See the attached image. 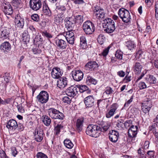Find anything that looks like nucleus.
Returning a JSON list of instances; mask_svg holds the SVG:
<instances>
[{"label":"nucleus","mask_w":158,"mask_h":158,"mask_svg":"<svg viewBox=\"0 0 158 158\" xmlns=\"http://www.w3.org/2000/svg\"><path fill=\"white\" fill-rule=\"evenodd\" d=\"M100 126L90 124L87 127L85 132L87 135L92 137L97 138L100 134Z\"/></svg>","instance_id":"1"},{"label":"nucleus","mask_w":158,"mask_h":158,"mask_svg":"<svg viewBox=\"0 0 158 158\" xmlns=\"http://www.w3.org/2000/svg\"><path fill=\"white\" fill-rule=\"evenodd\" d=\"M102 27L104 28V31L108 33H112L115 30V23L111 19L108 18L104 20Z\"/></svg>","instance_id":"2"},{"label":"nucleus","mask_w":158,"mask_h":158,"mask_svg":"<svg viewBox=\"0 0 158 158\" xmlns=\"http://www.w3.org/2000/svg\"><path fill=\"white\" fill-rule=\"evenodd\" d=\"M48 112L49 115L52 119L62 120L64 118V114L55 108H51L49 109Z\"/></svg>","instance_id":"3"},{"label":"nucleus","mask_w":158,"mask_h":158,"mask_svg":"<svg viewBox=\"0 0 158 158\" xmlns=\"http://www.w3.org/2000/svg\"><path fill=\"white\" fill-rule=\"evenodd\" d=\"M118 14L122 21L125 23H128L131 21V18L130 13L126 9L120 8L118 11Z\"/></svg>","instance_id":"4"},{"label":"nucleus","mask_w":158,"mask_h":158,"mask_svg":"<svg viewBox=\"0 0 158 158\" xmlns=\"http://www.w3.org/2000/svg\"><path fill=\"white\" fill-rule=\"evenodd\" d=\"M82 29L86 34L91 35L95 31V27L94 23L88 20L84 23Z\"/></svg>","instance_id":"5"},{"label":"nucleus","mask_w":158,"mask_h":158,"mask_svg":"<svg viewBox=\"0 0 158 158\" xmlns=\"http://www.w3.org/2000/svg\"><path fill=\"white\" fill-rule=\"evenodd\" d=\"M68 31L63 33V35H61L64 38H65L70 44H73L74 41V34L73 29H67Z\"/></svg>","instance_id":"6"},{"label":"nucleus","mask_w":158,"mask_h":158,"mask_svg":"<svg viewBox=\"0 0 158 158\" xmlns=\"http://www.w3.org/2000/svg\"><path fill=\"white\" fill-rule=\"evenodd\" d=\"M118 107V105L117 103H114L110 106L109 109L106 113V116L109 118L113 116L115 114L116 110Z\"/></svg>","instance_id":"7"},{"label":"nucleus","mask_w":158,"mask_h":158,"mask_svg":"<svg viewBox=\"0 0 158 158\" xmlns=\"http://www.w3.org/2000/svg\"><path fill=\"white\" fill-rule=\"evenodd\" d=\"M38 101L41 103H46L49 99V94L47 92L42 91L37 96Z\"/></svg>","instance_id":"8"},{"label":"nucleus","mask_w":158,"mask_h":158,"mask_svg":"<svg viewBox=\"0 0 158 158\" xmlns=\"http://www.w3.org/2000/svg\"><path fill=\"white\" fill-rule=\"evenodd\" d=\"M61 36L60 35H58L57 37L55 38L56 44L58 48L64 49L66 47V43L63 39L64 38L62 36Z\"/></svg>","instance_id":"9"},{"label":"nucleus","mask_w":158,"mask_h":158,"mask_svg":"<svg viewBox=\"0 0 158 158\" xmlns=\"http://www.w3.org/2000/svg\"><path fill=\"white\" fill-rule=\"evenodd\" d=\"M29 3L30 8L34 11H37L41 7L40 0H30Z\"/></svg>","instance_id":"10"},{"label":"nucleus","mask_w":158,"mask_h":158,"mask_svg":"<svg viewBox=\"0 0 158 158\" xmlns=\"http://www.w3.org/2000/svg\"><path fill=\"white\" fill-rule=\"evenodd\" d=\"M78 89L73 85H71L65 91V93L68 96L74 97L78 93Z\"/></svg>","instance_id":"11"},{"label":"nucleus","mask_w":158,"mask_h":158,"mask_svg":"<svg viewBox=\"0 0 158 158\" xmlns=\"http://www.w3.org/2000/svg\"><path fill=\"white\" fill-rule=\"evenodd\" d=\"M35 139L38 142H41L43 138V131L40 127L36 128L34 133Z\"/></svg>","instance_id":"12"},{"label":"nucleus","mask_w":158,"mask_h":158,"mask_svg":"<svg viewBox=\"0 0 158 158\" xmlns=\"http://www.w3.org/2000/svg\"><path fill=\"white\" fill-rule=\"evenodd\" d=\"M72 73L73 78L76 81H81L83 77L84 74L80 70H75L72 71Z\"/></svg>","instance_id":"13"},{"label":"nucleus","mask_w":158,"mask_h":158,"mask_svg":"<svg viewBox=\"0 0 158 158\" xmlns=\"http://www.w3.org/2000/svg\"><path fill=\"white\" fill-rule=\"evenodd\" d=\"M15 22L16 26L19 28H23L24 24V20L20 14H18L15 17Z\"/></svg>","instance_id":"14"},{"label":"nucleus","mask_w":158,"mask_h":158,"mask_svg":"<svg viewBox=\"0 0 158 158\" xmlns=\"http://www.w3.org/2000/svg\"><path fill=\"white\" fill-rule=\"evenodd\" d=\"M110 140L113 143H115L118 140L119 137V133L114 130H111L108 134Z\"/></svg>","instance_id":"15"},{"label":"nucleus","mask_w":158,"mask_h":158,"mask_svg":"<svg viewBox=\"0 0 158 158\" xmlns=\"http://www.w3.org/2000/svg\"><path fill=\"white\" fill-rule=\"evenodd\" d=\"M98 67V65L96 61H90L85 65V68L86 70L92 71L97 70Z\"/></svg>","instance_id":"16"},{"label":"nucleus","mask_w":158,"mask_h":158,"mask_svg":"<svg viewBox=\"0 0 158 158\" xmlns=\"http://www.w3.org/2000/svg\"><path fill=\"white\" fill-rule=\"evenodd\" d=\"M57 87L60 89H63L69 85L67 78L64 77H60L57 80Z\"/></svg>","instance_id":"17"},{"label":"nucleus","mask_w":158,"mask_h":158,"mask_svg":"<svg viewBox=\"0 0 158 158\" xmlns=\"http://www.w3.org/2000/svg\"><path fill=\"white\" fill-rule=\"evenodd\" d=\"M84 102L87 107H91L94 105V99L93 95H89L85 98Z\"/></svg>","instance_id":"18"},{"label":"nucleus","mask_w":158,"mask_h":158,"mask_svg":"<svg viewBox=\"0 0 158 158\" xmlns=\"http://www.w3.org/2000/svg\"><path fill=\"white\" fill-rule=\"evenodd\" d=\"M74 19L72 17H67L65 19V26L67 29H73L75 25Z\"/></svg>","instance_id":"19"},{"label":"nucleus","mask_w":158,"mask_h":158,"mask_svg":"<svg viewBox=\"0 0 158 158\" xmlns=\"http://www.w3.org/2000/svg\"><path fill=\"white\" fill-rule=\"evenodd\" d=\"M62 72L60 69L58 67H55L53 68L51 76L54 79H59L62 74Z\"/></svg>","instance_id":"20"},{"label":"nucleus","mask_w":158,"mask_h":158,"mask_svg":"<svg viewBox=\"0 0 158 158\" xmlns=\"http://www.w3.org/2000/svg\"><path fill=\"white\" fill-rule=\"evenodd\" d=\"M138 127L137 126L132 125L128 129L127 133L130 138H135L137 134Z\"/></svg>","instance_id":"21"},{"label":"nucleus","mask_w":158,"mask_h":158,"mask_svg":"<svg viewBox=\"0 0 158 158\" xmlns=\"http://www.w3.org/2000/svg\"><path fill=\"white\" fill-rule=\"evenodd\" d=\"M11 48L10 44L8 41L4 42L0 46L1 49L5 53L9 52L11 49Z\"/></svg>","instance_id":"22"},{"label":"nucleus","mask_w":158,"mask_h":158,"mask_svg":"<svg viewBox=\"0 0 158 158\" xmlns=\"http://www.w3.org/2000/svg\"><path fill=\"white\" fill-rule=\"evenodd\" d=\"M143 65H144L143 63L136 62L133 65V68L135 74H138L141 73L143 68Z\"/></svg>","instance_id":"23"},{"label":"nucleus","mask_w":158,"mask_h":158,"mask_svg":"<svg viewBox=\"0 0 158 158\" xmlns=\"http://www.w3.org/2000/svg\"><path fill=\"white\" fill-rule=\"evenodd\" d=\"M6 124V127L9 129L15 130L17 128V123L14 119L9 120L7 122Z\"/></svg>","instance_id":"24"},{"label":"nucleus","mask_w":158,"mask_h":158,"mask_svg":"<svg viewBox=\"0 0 158 158\" xmlns=\"http://www.w3.org/2000/svg\"><path fill=\"white\" fill-rule=\"evenodd\" d=\"M149 101L147 100L144 103H142V110L145 114H146L149 112L152 107V104L151 103L148 105V102Z\"/></svg>","instance_id":"25"},{"label":"nucleus","mask_w":158,"mask_h":158,"mask_svg":"<svg viewBox=\"0 0 158 158\" xmlns=\"http://www.w3.org/2000/svg\"><path fill=\"white\" fill-rule=\"evenodd\" d=\"M84 120V118H81L78 119L76 121V128L78 132H80L82 130Z\"/></svg>","instance_id":"26"},{"label":"nucleus","mask_w":158,"mask_h":158,"mask_svg":"<svg viewBox=\"0 0 158 158\" xmlns=\"http://www.w3.org/2000/svg\"><path fill=\"white\" fill-rule=\"evenodd\" d=\"M41 119L44 124L46 126H49L51 123V119L47 115H43L41 116Z\"/></svg>","instance_id":"27"},{"label":"nucleus","mask_w":158,"mask_h":158,"mask_svg":"<svg viewBox=\"0 0 158 158\" xmlns=\"http://www.w3.org/2000/svg\"><path fill=\"white\" fill-rule=\"evenodd\" d=\"M125 45L128 49L132 52L136 47V44L134 42L131 40L126 42Z\"/></svg>","instance_id":"28"},{"label":"nucleus","mask_w":158,"mask_h":158,"mask_svg":"<svg viewBox=\"0 0 158 158\" xmlns=\"http://www.w3.org/2000/svg\"><path fill=\"white\" fill-rule=\"evenodd\" d=\"M43 11L45 15L50 16L51 15V11L48 4L45 2L43 4Z\"/></svg>","instance_id":"29"},{"label":"nucleus","mask_w":158,"mask_h":158,"mask_svg":"<svg viewBox=\"0 0 158 158\" xmlns=\"http://www.w3.org/2000/svg\"><path fill=\"white\" fill-rule=\"evenodd\" d=\"M99 13V15L97 13L95 14V17L96 18L99 20L104 19L106 15V13L105 10L102 8V9H100Z\"/></svg>","instance_id":"30"},{"label":"nucleus","mask_w":158,"mask_h":158,"mask_svg":"<svg viewBox=\"0 0 158 158\" xmlns=\"http://www.w3.org/2000/svg\"><path fill=\"white\" fill-rule=\"evenodd\" d=\"M1 35L2 37L5 39L9 37L10 34V31L9 28L4 27L1 30Z\"/></svg>","instance_id":"31"},{"label":"nucleus","mask_w":158,"mask_h":158,"mask_svg":"<svg viewBox=\"0 0 158 158\" xmlns=\"http://www.w3.org/2000/svg\"><path fill=\"white\" fill-rule=\"evenodd\" d=\"M80 46L82 49H85L87 47L86 40L85 37L82 36L80 38Z\"/></svg>","instance_id":"32"},{"label":"nucleus","mask_w":158,"mask_h":158,"mask_svg":"<svg viewBox=\"0 0 158 158\" xmlns=\"http://www.w3.org/2000/svg\"><path fill=\"white\" fill-rule=\"evenodd\" d=\"M64 17V13L61 12L59 13L55 17V22L58 24L62 22Z\"/></svg>","instance_id":"33"},{"label":"nucleus","mask_w":158,"mask_h":158,"mask_svg":"<svg viewBox=\"0 0 158 158\" xmlns=\"http://www.w3.org/2000/svg\"><path fill=\"white\" fill-rule=\"evenodd\" d=\"M3 11L5 14L11 15L13 13V10L10 5L4 6Z\"/></svg>","instance_id":"34"},{"label":"nucleus","mask_w":158,"mask_h":158,"mask_svg":"<svg viewBox=\"0 0 158 158\" xmlns=\"http://www.w3.org/2000/svg\"><path fill=\"white\" fill-rule=\"evenodd\" d=\"M86 83L88 85H90L91 84L95 85L97 83V81L92 77L88 76L86 79Z\"/></svg>","instance_id":"35"},{"label":"nucleus","mask_w":158,"mask_h":158,"mask_svg":"<svg viewBox=\"0 0 158 158\" xmlns=\"http://www.w3.org/2000/svg\"><path fill=\"white\" fill-rule=\"evenodd\" d=\"M146 80L148 81L149 83L155 84L156 82V79L153 75H149L145 78Z\"/></svg>","instance_id":"36"},{"label":"nucleus","mask_w":158,"mask_h":158,"mask_svg":"<svg viewBox=\"0 0 158 158\" xmlns=\"http://www.w3.org/2000/svg\"><path fill=\"white\" fill-rule=\"evenodd\" d=\"M75 23L78 24L81 23L83 22V17L81 15H77L73 18Z\"/></svg>","instance_id":"37"},{"label":"nucleus","mask_w":158,"mask_h":158,"mask_svg":"<svg viewBox=\"0 0 158 158\" xmlns=\"http://www.w3.org/2000/svg\"><path fill=\"white\" fill-rule=\"evenodd\" d=\"M64 146L69 149L72 148L73 146V144L71 141L67 139L64 140Z\"/></svg>","instance_id":"38"},{"label":"nucleus","mask_w":158,"mask_h":158,"mask_svg":"<svg viewBox=\"0 0 158 158\" xmlns=\"http://www.w3.org/2000/svg\"><path fill=\"white\" fill-rule=\"evenodd\" d=\"M110 126V123H106L102 125V128L100 129V133L101 132L106 131L109 129Z\"/></svg>","instance_id":"39"},{"label":"nucleus","mask_w":158,"mask_h":158,"mask_svg":"<svg viewBox=\"0 0 158 158\" xmlns=\"http://www.w3.org/2000/svg\"><path fill=\"white\" fill-rule=\"evenodd\" d=\"M124 121L123 119H120L118 120L117 122L116 126L118 129L122 130L124 128Z\"/></svg>","instance_id":"40"},{"label":"nucleus","mask_w":158,"mask_h":158,"mask_svg":"<svg viewBox=\"0 0 158 158\" xmlns=\"http://www.w3.org/2000/svg\"><path fill=\"white\" fill-rule=\"evenodd\" d=\"M97 40L99 44H102L106 40V37L102 34H101L99 35Z\"/></svg>","instance_id":"41"},{"label":"nucleus","mask_w":158,"mask_h":158,"mask_svg":"<svg viewBox=\"0 0 158 158\" xmlns=\"http://www.w3.org/2000/svg\"><path fill=\"white\" fill-rule=\"evenodd\" d=\"M138 153L139 158H147L143 150L139 148L138 150Z\"/></svg>","instance_id":"42"},{"label":"nucleus","mask_w":158,"mask_h":158,"mask_svg":"<svg viewBox=\"0 0 158 158\" xmlns=\"http://www.w3.org/2000/svg\"><path fill=\"white\" fill-rule=\"evenodd\" d=\"M79 91L81 93H87V90L88 89V87L85 85H80L78 87Z\"/></svg>","instance_id":"43"},{"label":"nucleus","mask_w":158,"mask_h":158,"mask_svg":"<svg viewBox=\"0 0 158 158\" xmlns=\"http://www.w3.org/2000/svg\"><path fill=\"white\" fill-rule=\"evenodd\" d=\"M63 126L61 124H57V125L54 128L55 131L56 132V134L57 135L60 133V129L62 128Z\"/></svg>","instance_id":"44"},{"label":"nucleus","mask_w":158,"mask_h":158,"mask_svg":"<svg viewBox=\"0 0 158 158\" xmlns=\"http://www.w3.org/2000/svg\"><path fill=\"white\" fill-rule=\"evenodd\" d=\"M105 99H100L97 101V105L98 107H102L105 104Z\"/></svg>","instance_id":"45"},{"label":"nucleus","mask_w":158,"mask_h":158,"mask_svg":"<svg viewBox=\"0 0 158 158\" xmlns=\"http://www.w3.org/2000/svg\"><path fill=\"white\" fill-rule=\"evenodd\" d=\"M102 8L101 7L98 5L95 6L94 7V9L93 10L94 11V15L95 17V14L96 13H98V14L99 15V11H100V9H102Z\"/></svg>","instance_id":"46"},{"label":"nucleus","mask_w":158,"mask_h":158,"mask_svg":"<svg viewBox=\"0 0 158 158\" xmlns=\"http://www.w3.org/2000/svg\"><path fill=\"white\" fill-rule=\"evenodd\" d=\"M114 92L112 88L110 87H107L105 89V91L104 93H105L106 94L110 95Z\"/></svg>","instance_id":"47"},{"label":"nucleus","mask_w":158,"mask_h":158,"mask_svg":"<svg viewBox=\"0 0 158 158\" xmlns=\"http://www.w3.org/2000/svg\"><path fill=\"white\" fill-rule=\"evenodd\" d=\"M123 55V52L119 51H117L115 54V57L119 60H121L122 59Z\"/></svg>","instance_id":"48"},{"label":"nucleus","mask_w":158,"mask_h":158,"mask_svg":"<svg viewBox=\"0 0 158 158\" xmlns=\"http://www.w3.org/2000/svg\"><path fill=\"white\" fill-rule=\"evenodd\" d=\"M42 34L43 36L46 37L48 39L52 38L53 36L51 34L46 31H43Z\"/></svg>","instance_id":"49"},{"label":"nucleus","mask_w":158,"mask_h":158,"mask_svg":"<svg viewBox=\"0 0 158 158\" xmlns=\"http://www.w3.org/2000/svg\"><path fill=\"white\" fill-rule=\"evenodd\" d=\"M155 153V152L154 151H148L147 152L146 156L149 157L148 158H154Z\"/></svg>","instance_id":"50"},{"label":"nucleus","mask_w":158,"mask_h":158,"mask_svg":"<svg viewBox=\"0 0 158 158\" xmlns=\"http://www.w3.org/2000/svg\"><path fill=\"white\" fill-rule=\"evenodd\" d=\"M37 158H48L46 155L41 152H38L36 155Z\"/></svg>","instance_id":"51"},{"label":"nucleus","mask_w":158,"mask_h":158,"mask_svg":"<svg viewBox=\"0 0 158 158\" xmlns=\"http://www.w3.org/2000/svg\"><path fill=\"white\" fill-rule=\"evenodd\" d=\"M138 87L140 89H143L147 88V85L144 82H140L139 83Z\"/></svg>","instance_id":"52"},{"label":"nucleus","mask_w":158,"mask_h":158,"mask_svg":"<svg viewBox=\"0 0 158 158\" xmlns=\"http://www.w3.org/2000/svg\"><path fill=\"white\" fill-rule=\"evenodd\" d=\"M63 102L67 104H69L71 102V99L67 96H65L62 98Z\"/></svg>","instance_id":"53"},{"label":"nucleus","mask_w":158,"mask_h":158,"mask_svg":"<svg viewBox=\"0 0 158 158\" xmlns=\"http://www.w3.org/2000/svg\"><path fill=\"white\" fill-rule=\"evenodd\" d=\"M31 18L33 21L35 22H38L39 20V17L38 14H34L31 15Z\"/></svg>","instance_id":"54"},{"label":"nucleus","mask_w":158,"mask_h":158,"mask_svg":"<svg viewBox=\"0 0 158 158\" xmlns=\"http://www.w3.org/2000/svg\"><path fill=\"white\" fill-rule=\"evenodd\" d=\"M32 52L34 54H38L41 52V50L38 48H35L32 49Z\"/></svg>","instance_id":"55"},{"label":"nucleus","mask_w":158,"mask_h":158,"mask_svg":"<svg viewBox=\"0 0 158 158\" xmlns=\"http://www.w3.org/2000/svg\"><path fill=\"white\" fill-rule=\"evenodd\" d=\"M110 48V47L108 46L103 50L102 54L103 56H106L108 54Z\"/></svg>","instance_id":"56"},{"label":"nucleus","mask_w":158,"mask_h":158,"mask_svg":"<svg viewBox=\"0 0 158 158\" xmlns=\"http://www.w3.org/2000/svg\"><path fill=\"white\" fill-rule=\"evenodd\" d=\"M43 41V39L40 35H36L34 39V41L36 43L39 42L41 43Z\"/></svg>","instance_id":"57"},{"label":"nucleus","mask_w":158,"mask_h":158,"mask_svg":"<svg viewBox=\"0 0 158 158\" xmlns=\"http://www.w3.org/2000/svg\"><path fill=\"white\" fill-rule=\"evenodd\" d=\"M17 108L18 111L20 113H24L25 112V110L22 106L21 104L17 105Z\"/></svg>","instance_id":"58"},{"label":"nucleus","mask_w":158,"mask_h":158,"mask_svg":"<svg viewBox=\"0 0 158 158\" xmlns=\"http://www.w3.org/2000/svg\"><path fill=\"white\" fill-rule=\"evenodd\" d=\"M18 152L17 151L16 148L15 147H12L11 148V153L12 156L15 157L16 155L18 154Z\"/></svg>","instance_id":"59"},{"label":"nucleus","mask_w":158,"mask_h":158,"mask_svg":"<svg viewBox=\"0 0 158 158\" xmlns=\"http://www.w3.org/2000/svg\"><path fill=\"white\" fill-rule=\"evenodd\" d=\"M154 0H145V2L147 4L148 7H150L152 6L154 2Z\"/></svg>","instance_id":"60"},{"label":"nucleus","mask_w":158,"mask_h":158,"mask_svg":"<svg viewBox=\"0 0 158 158\" xmlns=\"http://www.w3.org/2000/svg\"><path fill=\"white\" fill-rule=\"evenodd\" d=\"M17 128H18L19 131H21L23 130L24 127L23 124L19 123L18 124H17Z\"/></svg>","instance_id":"61"},{"label":"nucleus","mask_w":158,"mask_h":158,"mask_svg":"<svg viewBox=\"0 0 158 158\" xmlns=\"http://www.w3.org/2000/svg\"><path fill=\"white\" fill-rule=\"evenodd\" d=\"M21 2V0H13L12 3L15 6H18Z\"/></svg>","instance_id":"62"},{"label":"nucleus","mask_w":158,"mask_h":158,"mask_svg":"<svg viewBox=\"0 0 158 158\" xmlns=\"http://www.w3.org/2000/svg\"><path fill=\"white\" fill-rule=\"evenodd\" d=\"M0 157L1 158H9L3 150H0Z\"/></svg>","instance_id":"63"},{"label":"nucleus","mask_w":158,"mask_h":158,"mask_svg":"<svg viewBox=\"0 0 158 158\" xmlns=\"http://www.w3.org/2000/svg\"><path fill=\"white\" fill-rule=\"evenodd\" d=\"M131 121L130 120L126 121L125 122H124V127L127 128L130 126L131 124Z\"/></svg>","instance_id":"64"}]
</instances>
